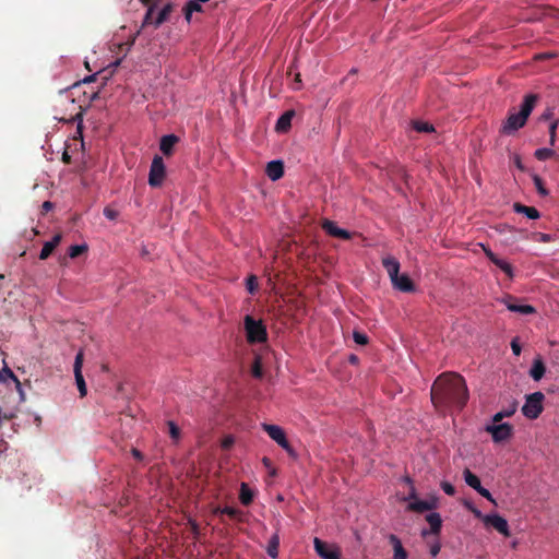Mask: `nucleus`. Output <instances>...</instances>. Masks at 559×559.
Returning <instances> with one entry per match:
<instances>
[{"label":"nucleus","instance_id":"1","mask_svg":"<svg viewBox=\"0 0 559 559\" xmlns=\"http://www.w3.org/2000/svg\"><path fill=\"white\" fill-rule=\"evenodd\" d=\"M468 389L464 378L455 372H444L433 382L431 401L438 408L462 409L468 401Z\"/></svg>","mask_w":559,"mask_h":559},{"label":"nucleus","instance_id":"2","mask_svg":"<svg viewBox=\"0 0 559 559\" xmlns=\"http://www.w3.org/2000/svg\"><path fill=\"white\" fill-rule=\"evenodd\" d=\"M245 330L250 344L263 343L267 340L266 326L261 320H255L249 314L245 317Z\"/></svg>","mask_w":559,"mask_h":559},{"label":"nucleus","instance_id":"3","mask_svg":"<svg viewBox=\"0 0 559 559\" xmlns=\"http://www.w3.org/2000/svg\"><path fill=\"white\" fill-rule=\"evenodd\" d=\"M262 429L272 440H274L281 448H283L290 457H297V453L289 444L283 428L277 425L262 424Z\"/></svg>","mask_w":559,"mask_h":559},{"label":"nucleus","instance_id":"4","mask_svg":"<svg viewBox=\"0 0 559 559\" xmlns=\"http://www.w3.org/2000/svg\"><path fill=\"white\" fill-rule=\"evenodd\" d=\"M545 396L542 392H534L526 396L522 413L530 419H536L543 412V401Z\"/></svg>","mask_w":559,"mask_h":559},{"label":"nucleus","instance_id":"5","mask_svg":"<svg viewBox=\"0 0 559 559\" xmlns=\"http://www.w3.org/2000/svg\"><path fill=\"white\" fill-rule=\"evenodd\" d=\"M166 176V167L163 158L159 155H155L148 174V185L151 187H159L162 186Z\"/></svg>","mask_w":559,"mask_h":559},{"label":"nucleus","instance_id":"6","mask_svg":"<svg viewBox=\"0 0 559 559\" xmlns=\"http://www.w3.org/2000/svg\"><path fill=\"white\" fill-rule=\"evenodd\" d=\"M314 550L322 559H341V550L335 545H330L320 538L313 540Z\"/></svg>","mask_w":559,"mask_h":559},{"label":"nucleus","instance_id":"7","mask_svg":"<svg viewBox=\"0 0 559 559\" xmlns=\"http://www.w3.org/2000/svg\"><path fill=\"white\" fill-rule=\"evenodd\" d=\"M486 431L491 435L495 442H502L512 436L513 427L508 423L498 425L492 424L486 427Z\"/></svg>","mask_w":559,"mask_h":559},{"label":"nucleus","instance_id":"8","mask_svg":"<svg viewBox=\"0 0 559 559\" xmlns=\"http://www.w3.org/2000/svg\"><path fill=\"white\" fill-rule=\"evenodd\" d=\"M0 384H4L7 388H10L13 384L19 392L21 400H25L20 380L5 364L4 367L0 370Z\"/></svg>","mask_w":559,"mask_h":559},{"label":"nucleus","instance_id":"9","mask_svg":"<svg viewBox=\"0 0 559 559\" xmlns=\"http://www.w3.org/2000/svg\"><path fill=\"white\" fill-rule=\"evenodd\" d=\"M484 524L493 527L497 532L506 537L510 536L509 524L504 518L499 514H486L484 516Z\"/></svg>","mask_w":559,"mask_h":559},{"label":"nucleus","instance_id":"10","mask_svg":"<svg viewBox=\"0 0 559 559\" xmlns=\"http://www.w3.org/2000/svg\"><path fill=\"white\" fill-rule=\"evenodd\" d=\"M526 121L522 119L519 112H511L507 120L503 122L500 132L507 135L513 134L519 129L524 127Z\"/></svg>","mask_w":559,"mask_h":559},{"label":"nucleus","instance_id":"11","mask_svg":"<svg viewBox=\"0 0 559 559\" xmlns=\"http://www.w3.org/2000/svg\"><path fill=\"white\" fill-rule=\"evenodd\" d=\"M82 365H83V352L80 350L75 356L73 368H74V377H75L78 390L80 392V396L84 397L87 394V388H86L84 377L82 374Z\"/></svg>","mask_w":559,"mask_h":559},{"label":"nucleus","instance_id":"12","mask_svg":"<svg viewBox=\"0 0 559 559\" xmlns=\"http://www.w3.org/2000/svg\"><path fill=\"white\" fill-rule=\"evenodd\" d=\"M322 229L330 236L335 238H341L344 240H349L352 238V233L346 229L340 228L334 222L330 219H324L322 223Z\"/></svg>","mask_w":559,"mask_h":559},{"label":"nucleus","instance_id":"13","mask_svg":"<svg viewBox=\"0 0 559 559\" xmlns=\"http://www.w3.org/2000/svg\"><path fill=\"white\" fill-rule=\"evenodd\" d=\"M392 285L395 289L403 293H413L416 289L414 282L407 274H399L397 277L392 281Z\"/></svg>","mask_w":559,"mask_h":559},{"label":"nucleus","instance_id":"14","mask_svg":"<svg viewBox=\"0 0 559 559\" xmlns=\"http://www.w3.org/2000/svg\"><path fill=\"white\" fill-rule=\"evenodd\" d=\"M506 307L512 311V312H518V313H521V314H532L535 312V308L530 306V305H519L516 304V300L515 298L509 296L508 298H506L503 300Z\"/></svg>","mask_w":559,"mask_h":559},{"label":"nucleus","instance_id":"15","mask_svg":"<svg viewBox=\"0 0 559 559\" xmlns=\"http://www.w3.org/2000/svg\"><path fill=\"white\" fill-rule=\"evenodd\" d=\"M265 173L267 177L275 181L283 177L284 175V164L281 160H272L266 165Z\"/></svg>","mask_w":559,"mask_h":559},{"label":"nucleus","instance_id":"16","mask_svg":"<svg viewBox=\"0 0 559 559\" xmlns=\"http://www.w3.org/2000/svg\"><path fill=\"white\" fill-rule=\"evenodd\" d=\"M537 99H538V96L535 94H528L524 97V100L521 105V110L519 114L521 115L522 119H524L525 121L527 120L531 112L533 111V109L537 103Z\"/></svg>","mask_w":559,"mask_h":559},{"label":"nucleus","instance_id":"17","mask_svg":"<svg viewBox=\"0 0 559 559\" xmlns=\"http://www.w3.org/2000/svg\"><path fill=\"white\" fill-rule=\"evenodd\" d=\"M388 539L393 547V559H407V551L403 547L401 539L394 534H390Z\"/></svg>","mask_w":559,"mask_h":559},{"label":"nucleus","instance_id":"18","mask_svg":"<svg viewBox=\"0 0 559 559\" xmlns=\"http://www.w3.org/2000/svg\"><path fill=\"white\" fill-rule=\"evenodd\" d=\"M179 142V138L175 134H167L162 136L159 142V148L166 156L173 154L175 145Z\"/></svg>","mask_w":559,"mask_h":559},{"label":"nucleus","instance_id":"19","mask_svg":"<svg viewBox=\"0 0 559 559\" xmlns=\"http://www.w3.org/2000/svg\"><path fill=\"white\" fill-rule=\"evenodd\" d=\"M382 265L388 272L391 282L400 274V262L393 257H385L382 259Z\"/></svg>","mask_w":559,"mask_h":559},{"label":"nucleus","instance_id":"20","mask_svg":"<svg viewBox=\"0 0 559 559\" xmlns=\"http://www.w3.org/2000/svg\"><path fill=\"white\" fill-rule=\"evenodd\" d=\"M62 239V236L60 234H57L52 237L50 241H47L44 243L43 249L39 253L40 260H46L49 258V255L53 252L56 247L60 243Z\"/></svg>","mask_w":559,"mask_h":559},{"label":"nucleus","instance_id":"21","mask_svg":"<svg viewBox=\"0 0 559 559\" xmlns=\"http://www.w3.org/2000/svg\"><path fill=\"white\" fill-rule=\"evenodd\" d=\"M546 371L545 364L540 358H536L532 365V368L530 370V376L535 380L539 381Z\"/></svg>","mask_w":559,"mask_h":559},{"label":"nucleus","instance_id":"22","mask_svg":"<svg viewBox=\"0 0 559 559\" xmlns=\"http://www.w3.org/2000/svg\"><path fill=\"white\" fill-rule=\"evenodd\" d=\"M294 112L293 111H286L284 112L276 122L275 129L278 132H286L290 126H292V119H293Z\"/></svg>","mask_w":559,"mask_h":559},{"label":"nucleus","instance_id":"23","mask_svg":"<svg viewBox=\"0 0 559 559\" xmlns=\"http://www.w3.org/2000/svg\"><path fill=\"white\" fill-rule=\"evenodd\" d=\"M513 210L516 213H521V214L526 215V217H528L530 219H537L540 216L539 212L537 211V209H535L533 206H526V205H523L521 203H514L513 204Z\"/></svg>","mask_w":559,"mask_h":559},{"label":"nucleus","instance_id":"24","mask_svg":"<svg viewBox=\"0 0 559 559\" xmlns=\"http://www.w3.org/2000/svg\"><path fill=\"white\" fill-rule=\"evenodd\" d=\"M436 508V503L433 501H427V500H416L412 503H409L408 509L414 512H425L429 511Z\"/></svg>","mask_w":559,"mask_h":559},{"label":"nucleus","instance_id":"25","mask_svg":"<svg viewBox=\"0 0 559 559\" xmlns=\"http://www.w3.org/2000/svg\"><path fill=\"white\" fill-rule=\"evenodd\" d=\"M254 493L246 483H241L239 499L243 506H250L253 501Z\"/></svg>","mask_w":559,"mask_h":559},{"label":"nucleus","instance_id":"26","mask_svg":"<svg viewBox=\"0 0 559 559\" xmlns=\"http://www.w3.org/2000/svg\"><path fill=\"white\" fill-rule=\"evenodd\" d=\"M426 521L430 525V532L432 534H439L441 526H442V520L439 513H430L426 516Z\"/></svg>","mask_w":559,"mask_h":559},{"label":"nucleus","instance_id":"27","mask_svg":"<svg viewBox=\"0 0 559 559\" xmlns=\"http://www.w3.org/2000/svg\"><path fill=\"white\" fill-rule=\"evenodd\" d=\"M173 11V5L170 3H167L165 4L162 10L158 12L155 21H154V25L155 27H158L159 25H162L164 22H166L170 15Z\"/></svg>","mask_w":559,"mask_h":559},{"label":"nucleus","instance_id":"28","mask_svg":"<svg viewBox=\"0 0 559 559\" xmlns=\"http://www.w3.org/2000/svg\"><path fill=\"white\" fill-rule=\"evenodd\" d=\"M202 10L201 2L195 0H189L183 8L185 19L190 22L193 12H200Z\"/></svg>","mask_w":559,"mask_h":559},{"label":"nucleus","instance_id":"29","mask_svg":"<svg viewBox=\"0 0 559 559\" xmlns=\"http://www.w3.org/2000/svg\"><path fill=\"white\" fill-rule=\"evenodd\" d=\"M278 547H280V537L277 534H274L269 540V545L266 548L267 555L273 559L277 558Z\"/></svg>","mask_w":559,"mask_h":559},{"label":"nucleus","instance_id":"30","mask_svg":"<svg viewBox=\"0 0 559 559\" xmlns=\"http://www.w3.org/2000/svg\"><path fill=\"white\" fill-rule=\"evenodd\" d=\"M463 475L465 483L473 489L477 490L481 486L479 478L468 468L463 472Z\"/></svg>","mask_w":559,"mask_h":559},{"label":"nucleus","instance_id":"31","mask_svg":"<svg viewBox=\"0 0 559 559\" xmlns=\"http://www.w3.org/2000/svg\"><path fill=\"white\" fill-rule=\"evenodd\" d=\"M217 512L221 513V514H226L230 519H235V520L241 521L242 512L240 510L236 509V508L225 507L223 509H218Z\"/></svg>","mask_w":559,"mask_h":559},{"label":"nucleus","instance_id":"32","mask_svg":"<svg viewBox=\"0 0 559 559\" xmlns=\"http://www.w3.org/2000/svg\"><path fill=\"white\" fill-rule=\"evenodd\" d=\"M493 264L503 271L509 277H513V267L509 262L498 258Z\"/></svg>","mask_w":559,"mask_h":559},{"label":"nucleus","instance_id":"33","mask_svg":"<svg viewBox=\"0 0 559 559\" xmlns=\"http://www.w3.org/2000/svg\"><path fill=\"white\" fill-rule=\"evenodd\" d=\"M167 427H168V433H169L170 438L175 442H178L180 439V436H181L180 428L173 420L167 421Z\"/></svg>","mask_w":559,"mask_h":559},{"label":"nucleus","instance_id":"34","mask_svg":"<svg viewBox=\"0 0 559 559\" xmlns=\"http://www.w3.org/2000/svg\"><path fill=\"white\" fill-rule=\"evenodd\" d=\"M555 155V151L548 147L538 148L535 151L534 156L538 160H546Z\"/></svg>","mask_w":559,"mask_h":559},{"label":"nucleus","instance_id":"35","mask_svg":"<svg viewBox=\"0 0 559 559\" xmlns=\"http://www.w3.org/2000/svg\"><path fill=\"white\" fill-rule=\"evenodd\" d=\"M88 247L86 245H74L69 248V257L71 259L78 258L82 253L86 252Z\"/></svg>","mask_w":559,"mask_h":559},{"label":"nucleus","instance_id":"36","mask_svg":"<svg viewBox=\"0 0 559 559\" xmlns=\"http://www.w3.org/2000/svg\"><path fill=\"white\" fill-rule=\"evenodd\" d=\"M558 124H559L558 119L552 120L549 124V143L551 146H554L556 143V136H557L556 132H557Z\"/></svg>","mask_w":559,"mask_h":559},{"label":"nucleus","instance_id":"37","mask_svg":"<svg viewBox=\"0 0 559 559\" xmlns=\"http://www.w3.org/2000/svg\"><path fill=\"white\" fill-rule=\"evenodd\" d=\"M413 127L418 132H431V131H433V126L428 123V122H424V121H415Z\"/></svg>","mask_w":559,"mask_h":559},{"label":"nucleus","instance_id":"38","mask_svg":"<svg viewBox=\"0 0 559 559\" xmlns=\"http://www.w3.org/2000/svg\"><path fill=\"white\" fill-rule=\"evenodd\" d=\"M247 289L248 292L253 295L255 294V292L258 290V278L255 275H250L248 278H247Z\"/></svg>","mask_w":559,"mask_h":559},{"label":"nucleus","instance_id":"39","mask_svg":"<svg viewBox=\"0 0 559 559\" xmlns=\"http://www.w3.org/2000/svg\"><path fill=\"white\" fill-rule=\"evenodd\" d=\"M353 338H354L355 343L358 345H367L369 342L368 336L365 333L359 332V331H354Z\"/></svg>","mask_w":559,"mask_h":559},{"label":"nucleus","instance_id":"40","mask_svg":"<svg viewBox=\"0 0 559 559\" xmlns=\"http://www.w3.org/2000/svg\"><path fill=\"white\" fill-rule=\"evenodd\" d=\"M533 181H534V185H535V187H536V189H537V191H538V193L540 195H547L548 194L547 189L544 187L543 179L539 176L535 175L533 177Z\"/></svg>","mask_w":559,"mask_h":559},{"label":"nucleus","instance_id":"41","mask_svg":"<svg viewBox=\"0 0 559 559\" xmlns=\"http://www.w3.org/2000/svg\"><path fill=\"white\" fill-rule=\"evenodd\" d=\"M154 10H155V4L148 7V9L145 13L143 23H142V27H144L148 24H154V21H155V20H153Z\"/></svg>","mask_w":559,"mask_h":559},{"label":"nucleus","instance_id":"42","mask_svg":"<svg viewBox=\"0 0 559 559\" xmlns=\"http://www.w3.org/2000/svg\"><path fill=\"white\" fill-rule=\"evenodd\" d=\"M252 376L258 379L262 378V376H263V370H262V365H261L260 358L254 359V362L252 366Z\"/></svg>","mask_w":559,"mask_h":559},{"label":"nucleus","instance_id":"43","mask_svg":"<svg viewBox=\"0 0 559 559\" xmlns=\"http://www.w3.org/2000/svg\"><path fill=\"white\" fill-rule=\"evenodd\" d=\"M554 115H555V114H554V108L548 107V108H546V110L540 115L539 120H542V121H548V120H549V121L551 122L552 120H555Z\"/></svg>","mask_w":559,"mask_h":559},{"label":"nucleus","instance_id":"44","mask_svg":"<svg viewBox=\"0 0 559 559\" xmlns=\"http://www.w3.org/2000/svg\"><path fill=\"white\" fill-rule=\"evenodd\" d=\"M481 497L486 498L488 501L492 502L493 504H496V500L493 499L492 495L489 492L488 489L484 488L483 486H480L477 490H476Z\"/></svg>","mask_w":559,"mask_h":559},{"label":"nucleus","instance_id":"45","mask_svg":"<svg viewBox=\"0 0 559 559\" xmlns=\"http://www.w3.org/2000/svg\"><path fill=\"white\" fill-rule=\"evenodd\" d=\"M104 215L106 218H108L110 221H115L118 217L119 213H118V211H116L109 206H106L104 209Z\"/></svg>","mask_w":559,"mask_h":559},{"label":"nucleus","instance_id":"46","mask_svg":"<svg viewBox=\"0 0 559 559\" xmlns=\"http://www.w3.org/2000/svg\"><path fill=\"white\" fill-rule=\"evenodd\" d=\"M441 488L449 496H454V493H455L454 486L452 484L448 483V481H442L441 483Z\"/></svg>","mask_w":559,"mask_h":559},{"label":"nucleus","instance_id":"47","mask_svg":"<svg viewBox=\"0 0 559 559\" xmlns=\"http://www.w3.org/2000/svg\"><path fill=\"white\" fill-rule=\"evenodd\" d=\"M235 443V440L231 436H228L226 438L223 439L222 441V448L224 450H229Z\"/></svg>","mask_w":559,"mask_h":559},{"label":"nucleus","instance_id":"48","mask_svg":"<svg viewBox=\"0 0 559 559\" xmlns=\"http://www.w3.org/2000/svg\"><path fill=\"white\" fill-rule=\"evenodd\" d=\"M511 349L515 356H520L521 354V345L519 340L515 337L511 341Z\"/></svg>","mask_w":559,"mask_h":559},{"label":"nucleus","instance_id":"49","mask_svg":"<svg viewBox=\"0 0 559 559\" xmlns=\"http://www.w3.org/2000/svg\"><path fill=\"white\" fill-rule=\"evenodd\" d=\"M516 411V403H512L507 409L501 411L503 413L504 417L512 416Z\"/></svg>","mask_w":559,"mask_h":559},{"label":"nucleus","instance_id":"50","mask_svg":"<svg viewBox=\"0 0 559 559\" xmlns=\"http://www.w3.org/2000/svg\"><path fill=\"white\" fill-rule=\"evenodd\" d=\"M53 203L50 202V201H45L43 204H41V214L45 215L46 213H48L49 211H51L53 209Z\"/></svg>","mask_w":559,"mask_h":559},{"label":"nucleus","instance_id":"51","mask_svg":"<svg viewBox=\"0 0 559 559\" xmlns=\"http://www.w3.org/2000/svg\"><path fill=\"white\" fill-rule=\"evenodd\" d=\"M441 546L439 543H435L430 546V554L436 557L440 552Z\"/></svg>","mask_w":559,"mask_h":559},{"label":"nucleus","instance_id":"52","mask_svg":"<svg viewBox=\"0 0 559 559\" xmlns=\"http://www.w3.org/2000/svg\"><path fill=\"white\" fill-rule=\"evenodd\" d=\"M131 454L138 461H143V459H144V455L142 454V452L139 451L136 448L131 449Z\"/></svg>","mask_w":559,"mask_h":559},{"label":"nucleus","instance_id":"53","mask_svg":"<svg viewBox=\"0 0 559 559\" xmlns=\"http://www.w3.org/2000/svg\"><path fill=\"white\" fill-rule=\"evenodd\" d=\"M471 511L473 512V514L475 515V518L481 520L484 522V516L485 514H483L478 509L476 508H473V507H469Z\"/></svg>","mask_w":559,"mask_h":559},{"label":"nucleus","instance_id":"54","mask_svg":"<svg viewBox=\"0 0 559 559\" xmlns=\"http://www.w3.org/2000/svg\"><path fill=\"white\" fill-rule=\"evenodd\" d=\"M485 253L487 255V258L493 263L497 259H498V255H496L491 250L489 249H485Z\"/></svg>","mask_w":559,"mask_h":559},{"label":"nucleus","instance_id":"55","mask_svg":"<svg viewBox=\"0 0 559 559\" xmlns=\"http://www.w3.org/2000/svg\"><path fill=\"white\" fill-rule=\"evenodd\" d=\"M503 418H504L503 413L498 412V413H497V414H495V416L492 417V421H493V424H495V425H498V423H500Z\"/></svg>","mask_w":559,"mask_h":559},{"label":"nucleus","instance_id":"56","mask_svg":"<svg viewBox=\"0 0 559 559\" xmlns=\"http://www.w3.org/2000/svg\"><path fill=\"white\" fill-rule=\"evenodd\" d=\"M538 236L539 240L543 242H549L551 240V236L549 234L539 233Z\"/></svg>","mask_w":559,"mask_h":559},{"label":"nucleus","instance_id":"57","mask_svg":"<svg viewBox=\"0 0 559 559\" xmlns=\"http://www.w3.org/2000/svg\"><path fill=\"white\" fill-rule=\"evenodd\" d=\"M262 463H263V465H264L265 467H267V468H270V467L272 466V461H271L269 457H266V456H264V457L262 459Z\"/></svg>","mask_w":559,"mask_h":559},{"label":"nucleus","instance_id":"58","mask_svg":"<svg viewBox=\"0 0 559 559\" xmlns=\"http://www.w3.org/2000/svg\"><path fill=\"white\" fill-rule=\"evenodd\" d=\"M62 160L66 163V164H70L71 163V156L69 155L68 152H64L62 154Z\"/></svg>","mask_w":559,"mask_h":559},{"label":"nucleus","instance_id":"59","mask_svg":"<svg viewBox=\"0 0 559 559\" xmlns=\"http://www.w3.org/2000/svg\"><path fill=\"white\" fill-rule=\"evenodd\" d=\"M349 361H350L352 364H356V362L358 361V357H357V356H355V355H350V357H349Z\"/></svg>","mask_w":559,"mask_h":559},{"label":"nucleus","instance_id":"60","mask_svg":"<svg viewBox=\"0 0 559 559\" xmlns=\"http://www.w3.org/2000/svg\"><path fill=\"white\" fill-rule=\"evenodd\" d=\"M515 164L520 169H523L520 158H516Z\"/></svg>","mask_w":559,"mask_h":559},{"label":"nucleus","instance_id":"61","mask_svg":"<svg viewBox=\"0 0 559 559\" xmlns=\"http://www.w3.org/2000/svg\"><path fill=\"white\" fill-rule=\"evenodd\" d=\"M95 80V74L88 76L85 82H91V81H94Z\"/></svg>","mask_w":559,"mask_h":559},{"label":"nucleus","instance_id":"62","mask_svg":"<svg viewBox=\"0 0 559 559\" xmlns=\"http://www.w3.org/2000/svg\"><path fill=\"white\" fill-rule=\"evenodd\" d=\"M120 62H121V60L119 59V60L115 61L111 66L114 68H117L120 64Z\"/></svg>","mask_w":559,"mask_h":559},{"label":"nucleus","instance_id":"63","mask_svg":"<svg viewBox=\"0 0 559 559\" xmlns=\"http://www.w3.org/2000/svg\"><path fill=\"white\" fill-rule=\"evenodd\" d=\"M145 5H148L152 0H141Z\"/></svg>","mask_w":559,"mask_h":559},{"label":"nucleus","instance_id":"64","mask_svg":"<svg viewBox=\"0 0 559 559\" xmlns=\"http://www.w3.org/2000/svg\"><path fill=\"white\" fill-rule=\"evenodd\" d=\"M138 34H139V32L133 36V38H132V40H131V45H133V44H134V41H135V38H136Z\"/></svg>","mask_w":559,"mask_h":559}]
</instances>
